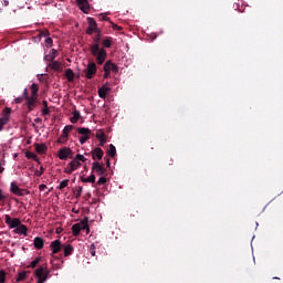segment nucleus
I'll use <instances>...</instances> for the list:
<instances>
[{
    "mask_svg": "<svg viewBox=\"0 0 283 283\" xmlns=\"http://www.w3.org/2000/svg\"><path fill=\"white\" fill-rule=\"evenodd\" d=\"M23 96H24L23 98H25V101H27L28 97H29V96H28V88L24 90Z\"/></svg>",
    "mask_w": 283,
    "mask_h": 283,
    "instance_id": "6e6d98bb",
    "label": "nucleus"
},
{
    "mask_svg": "<svg viewBox=\"0 0 283 283\" xmlns=\"http://www.w3.org/2000/svg\"><path fill=\"white\" fill-rule=\"evenodd\" d=\"M90 52L96 60L97 65H103L107 59V50L101 48V44L93 43L90 45Z\"/></svg>",
    "mask_w": 283,
    "mask_h": 283,
    "instance_id": "f257e3e1",
    "label": "nucleus"
},
{
    "mask_svg": "<svg viewBox=\"0 0 283 283\" xmlns=\"http://www.w3.org/2000/svg\"><path fill=\"white\" fill-rule=\"evenodd\" d=\"M35 176H38V177L43 176V167H41L40 170L35 171Z\"/></svg>",
    "mask_w": 283,
    "mask_h": 283,
    "instance_id": "09e8293b",
    "label": "nucleus"
},
{
    "mask_svg": "<svg viewBox=\"0 0 283 283\" xmlns=\"http://www.w3.org/2000/svg\"><path fill=\"white\" fill-rule=\"evenodd\" d=\"M112 67H114V63L112 61H106L104 64V72H112Z\"/></svg>",
    "mask_w": 283,
    "mask_h": 283,
    "instance_id": "c85d7f7f",
    "label": "nucleus"
},
{
    "mask_svg": "<svg viewBox=\"0 0 283 283\" xmlns=\"http://www.w3.org/2000/svg\"><path fill=\"white\" fill-rule=\"evenodd\" d=\"M112 88L107 87V84H105L103 87L98 88V96L99 98H107L108 92H111Z\"/></svg>",
    "mask_w": 283,
    "mask_h": 283,
    "instance_id": "aec40b11",
    "label": "nucleus"
},
{
    "mask_svg": "<svg viewBox=\"0 0 283 283\" xmlns=\"http://www.w3.org/2000/svg\"><path fill=\"white\" fill-rule=\"evenodd\" d=\"M82 182H91V184H94V182H96V176L91 175V176L87 177V178L82 177Z\"/></svg>",
    "mask_w": 283,
    "mask_h": 283,
    "instance_id": "c756f323",
    "label": "nucleus"
},
{
    "mask_svg": "<svg viewBox=\"0 0 283 283\" xmlns=\"http://www.w3.org/2000/svg\"><path fill=\"white\" fill-rule=\"evenodd\" d=\"M52 43H53L52 38H46L45 39V46L46 48H52Z\"/></svg>",
    "mask_w": 283,
    "mask_h": 283,
    "instance_id": "ea45409f",
    "label": "nucleus"
},
{
    "mask_svg": "<svg viewBox=\"0 0 283 283\" xmlns=\"http://www.w3.org/2000/svg\"><path fill=\"white\" fill-rule=\"evenodd\" d=\"M57 1L64 2V1H66V0H57Z\"/></svg>",
    "mask_w": 283,
    "mask_h": 283,
    "instance_id": "e2e57ef3",
    "label": "nucleus"
},
{
    "mask_svg": "<svg viewBox=\"0 0 283 283\" xmlns=\"http://www.w3.org/2000/svg\"><path fill=\"white\" fill-rule=\"evenodd\" d=\"M48 115H50V108L49 107H43L42 116H48Z\"/></svg>",
    "mask_w": 283,
    "mask_h": 283,
    "instance_id": "37998d69",
    "label": "nucleus"
},
{
    "mask_svg": "<svg viewBox=\"0 0 283 283\" xmlns=\"http://www.w3.org/2000/svg\"><path fill=\"white\" fill-rule=\"evenodd\" d=\"M3 3L6 6V8H8V6H10V1H8V0H4Z\"/></svg>",
    "mask_w": 283,
    "mask_h": 283,
    "instance_id": "bf43d9fd",
    "label": "nucleus"
},
{
    "mask_svg": "<svg viewBox=\"0 0 283 283\" xmlns=\"http://www.w3.org/2000/svg\"><path fill=\"white\" fill-rule=\"evenodd\" d=\"M40 191H45V189H48V186H45L44 184L39 186Z\"/></svg>",
    "mask_w": 283,
    "mask_h": 283,
    "instance_id": "3c124183",
    "label": "nucleus"
},
{
    "mask_svg": "<svg viewBox=\"0 0 283 283\" xmlns=\"http://www.w3.org/2000/svg\"><path fill=\"white\" fill-rule=\"evenodd\" d=\"M35 277H38L36 283H45L48 282V277H50V270L48 268L40 266L35 271Z\"/></svg>",
    "mask_w": 283,
    "mask_h": 283,
    "instance_id": "20e7f679",
    "label": "nucleus"
},
{
    "mask_svg": "<svg viewBox=\"0 0 283 283\" xmlns=\"http://www.w3.org/2000/svg\"><path fill=\"white\" fill-rule=\"evenodd\" d=\"M67 185H70V179H64L60 182L57 189H60V191H63V189H65V187H67Z\"/></svg>",
    "mask_w": 283,
    "mask_h": 283,
    "instance_id": "7c9ffc66",
    "label": "nucleus"
},
{
    "mask_svg": "<svg viewBox=\"0 0 283 283\" xmlns=\"http://www.w3.org/2000/svg\"><path fill=\"white\" fill-rule=\"evenodd\" d=\"M101 17H102V21H112L107 15H105V14H101Z\"/></svg>",
    "mask_w": 283,
    "mask_h": 283,
    "instance_id": "8fccbe9b",
    "label": "nucleus"
},
{
    "mask_svg": "<svg viewBox=\"0 0 283 283\" xmlns=\"http://www.w3.org/2000/svg\"><path fill=\"white\" fill-rule=\"evenodd\" d=\"M97 30V24H96V20H94L93 18H88V28L86 30V34H94V32H96Z\"/></svg>",
    "mask_w": 283,
    "mask_h": 283,
    "instance_id": "dca6fc26",
    "label": "nucleus"
},
{
    "mask_svg": "<svg viewBox=\"0 0 283 283\" xmlns=\"http://www.w3.org/2000/svg\"><path fill=\"white\" fill-rule=\"evenodd\" d=\"M10 114H12V108L6 107L3 109V115L0 118V132H2L4 125H8V123H10Z\"/></svg>",
    "mask_w": 283,
    "mask_h": 283,
    "instance_id": "6e6552de",
    "label": "nucleus"
},
{
    "mask_svg": "<svg viewBox=\"0 0 283 283\" xmlns=\"http://www.w3.org/2000/svg\"><path fill=\"white\" fill-rule=\"evenodd\" d=\"M96 138H97V140L102 139V138H107V135H105V132L98 130L96 134Z\"/></svg>",
    "mask_w": 283,
    "mask_h": 283,
    "instance_id": "f704fd0d",
    "label": "nucleus"
},
{
    "mask_svg": "<svg viewBox=\"0 0 283 283\" xmlns=\"http://www.w3.org/2000/svg\"><path fill=\"white\" fill-rule=\"evenodd\" d=\"M50 249L52 250L53 254L60 253L61 249H63V244L61 243V240H54L50 244Z\"/></svg>",
    "mask_w": 283,
    "mask_h": 283,
    "instance_id": "2eb2a0df",
    "label": "nucleus"
},
{
    "mask_svg": "<svg viewBox=\"0 0 283 283\" xmlns=\"http://www.w3.org/2000/svg\"><path fill=\"white\" fill-rule=\"evenodd\" d=\"M33 245L38 251H41V249L45 247V241L43 240V238L35 237L33 240Z\"/></svg>",
    "mask_w": 283,
    "mask_h": 283,
    "instance_id": "a211bd4d",
    "label": "nucleus"
},
{
    "mask_svg": "<svg viewBox=\"0 0 283 283\" xmlns=\"http://www.w3.org/2000/svg\"><path fill=\"white\" fill-rule=\"evenodd\" d=\"M96 72H98V66H96L94 61H90L86 69L83 70L85 78H87L88 81L96 76Z\"/></svg>",
    "mask_w": 283,
    "mask_h": 283,
    "instance_id": "7ed1b4c3",
    "label": "nucleus"
},
{
    "mask_svg": "<svg viewBox=\"0 0 283 283\" xmlns=\"http://www.w3.org/2000/svg\"><path fill=\"white\" fill-rule=\"evenodd\" d=\"M35 150L38 154H45V151H48V146L45 144H35Z\"/></svg>",
    "mask_w": 283,
    "mask_h": 283,
    "instance_id": "5701e85b",
    "label": "nucleus"
},
{
    "mask_svg": "<svg viewBox=\"0 0 283 283\" xmlns=\"http://www.w3.org/2000/svg\"><path fill=\"white\" fill-rule=\"evenodd\" d=\"M7 273L3 270H0V283H6Z\"/></svg>",
    "mask_w": 283,
    "mask_h": 283,
    "instance_id": "e433bc0d",
    "label": "nucleus"
},
{
    "mask_svg": "<svg viewBox=\"0 0 283 283\" xmlns=\"http://www.w3.org/2000/svg\"><path fill=\"white\" fill-rule=\"evenodd\" d=\"M107 184V178L101 177L97 181V185H106Z\"/></svg>",
    "mask_w": 283,
    "mask_h": 283,
    "instance_id": "79ce46f5",
    "label": "nucleus"
},
{
    "mask_svg": "<svg viewBox=\"0 0 283 283\" xmlns=\"http://www.w3.org/2000/svg\"><path fill=\"white\" fill-rule=\"evenodd\" d=\"M57 51L55 49L51 50V54H48L44 56L45 61H49L50 63L56 59Z\"/></svg>",
    "mask_w": 283,
    "mask_h": 283,
    "instance_id": "b1692460",
    "label": "nucleus"
},
{
    "mask_svg": "<svg viewBox=\"0 0 283 283\" xmlns=\"http://www.w3.org/2000/svg\"><path fill=\"white\" fill-rule=\"evenodd\" d=\"M61 232V230H56V233Z\"/></svg>",
    "mask_w": 283,
    "mask_h": 283,
    "instance_id": "0e129e2a",
    "label": "nucleus"
},
{
    "mask_svg": "<svg viewBox=\"0 0 283 283\" xmlns=\"http://www.w3.org/2000/svg\"><path fill=\"white\" fill-rule=\"evenodd\" d=\"M3 171H6V168H3V166H1V161H0V174H3Z\"/></svg>",
    "mask_w": 283,
    "mask_h": 283,
    "instance_id": "13d9d810",
    "label": "nucleus"
},
{
    "mask_svg": "<svg viewBox=\"0 0 283 283\" xmlns=\"http://www.w3.org/2000/svg\"><path fill=\"white\" fill-rule=\"evenodd\" d=\"M57 157L60 160H67V158H74V151H72V148L63 147L59 150Z\"/></svg>",
    "mask_w": 283,
    "mask_h": 283,
    "instance_id": "0eeeda50",
    "label": "nucleus"
},
{
    "mask_svg": "<svg viewBox=\"0 0 283 283\" xmlns=\"http://www.w3.org/2000/svg\"><path fill=\"white\" fill-rule=\"evenodd\" d=\"M49 67L51 70H54L55 72H61V70H63V64L59 61H52L50 64H49Z\"/></svg>",
    "mask_w": 283,
    "mask_h": 283,
    "instance_id": "412c9836",
    "label": "nucleus"
},
{
    "mask_svg": "<svg viewBox=\"0 0 283 283\" xmlns=\"http://www.w3.org/2000/svg\"><path fill=\"white\" fill-rule=\"evenodd\" d=\"M90 218L85 217L81 222L75 223L72 226L73 235L77 238V235H81V231H86V233H90Z\"/></svg>",
    "mask_w": 283,
    "mask_h": 283,
    "instance_id": "f03ea898",
    "label": "nucleus"
},
{
    "mask_svg": "<svg viewBox=\"0 0 283 283\" xmlns=\"http://www.w3.org/2000/svg\"><path fill=\"white\" fill-rule=\"evenodd\" d=\"M27 158H32L33 160H39V157L34 153H28Z\"/></svg>",
    "mask_w": 283,
    "mask_h": 283,
    "instance_id": "a19ab883",
    "label": "nucleus"
},
{
    "mask_svg": "<svg viewBox=\"0 0 283 283\" xmlns=\"http://www.w3.org/2000/svg\"><path fill=\"white\" fill-rule=\"evenodd\" d=\"M74 129L73 125H66L63 130L62 134L60 136V138L57 139V143L60 145H65V143H67V138L70 136V132H72Z\"/></svg>",
    "mask_w": 283,
    "mask_h": 283,
    "instance_id": "39448f33",
    "label": "nucleus"
},
{
    "mask_svg": "<svg viewBox=\"0 0 283 283\" xmlns=\"http://www.w3.org/2000/svg\"><path fill=\"white\" fill-rule=\"evenodd\" d=\"M22 101H24V97H17V98L14 99V103L19 104V103H21Z\"/></svg>",
    "mask_w": 283,
    "mask_h": 283,
    "instance_id": "864d4df0",
    "label": "nucleus"
},
{
    "mask_svg": "<svg viewBox=\"0 0 283 283\" xmlns=\"http://www.w3.org/2000/svg\"><path fill=\"white\" fill-rule=\"evenodd\" d=\"M81 119V112L74 111L73 116L70 118L71 123L76 124Z\"/></svg>",
    "mask_w": 283,
    "mask_h": 283,
    "instance_id": "393cba45",
    "label": "nucleus"
},
{
    "mask_svg": "<svg viewBox=\"0 0 283 283\" xmlns=\"http://www.w3.org/2000/svg\"><path fill=\"white\" fill-rule=\"evenodd\" d=\"M39 97L31 95V97H27V105L29 108V112H32L34 107H36V101Z\"/></svg>",
    "mask_w": 283,
    "mask_h": 283,
    "instance_id": "f3484780",
    "label": "nucleus"
},
{
    "mask_svg": "<svg viewBox=\"0 0 283 283\" xmlns=\"http://www.w3.org/2000/svg\"><path fill=\"white\" fill-rule=\"evenodd\" d=\"M27 276H28V272H25V271L19 272L17 282H23V280H25Z\"/></svg>",
    "mask_w": 283,
    "mask_h": 283,
    "instance_id": "2f4dec72",
    "label": "nucleus"
},
{
    "mask_svg": "<svg viewBox=\"0 0 283 283\" xmlns=\"http://www.w3.org/2000/svg\"><path fill=\"white\" fill-rule=\"evenodd\" d=\"M13 233H18V234H20V235L27 237V235H28V226L20 223V224L17 227V229L13 230Z\"/></svg>",
    "mask_w": 283,
    "mask_h": 283,
    "instance_id": "6ab92c4d",
    "label": "nucleus"
},
{
    "mask_svg": "<svg viewBox=\"0 0 283 283\" xmlns=\"http://www.w3.org/2000/svg\"><path fill=\"white\" fill-rule=\"evenodd\" d=\"M81 193H83V187H78V188L75 190V198H81Z\"/></svg>",
    "mask_w": 283,
    "mask_h": 283,
    "instance_id": "4c0bfd02",
    "label": "nucleus"
},
{
    "mask_svg": "<svg viewBox=\"0 0 283 283\" xmlns=\"http://www.w3.org/2000/svg\"><path fill=\"white\" fill-rule=\"evenodd\" d=\"M114 30H118L120 32V30H123V27H118V24H113Z\"/></svg>",
    "mask_w": 283,
    "mask_h": 283,
    "instance_id": "5fc2aeb1",
    "label": "nucleus"
},
{
    "mask_svg": "<svg viewBox=\"0 0 283 283\" xmlns=\"http://www.w3.org/2000/svg\"><path fill=\"white\" fill-rule=\"evenodd\" d=\"M6 199H7L6 195H3V190H1L0 188V202H4Z\"/></svg>",
    "mask_w": 283,
    "mask_h": 283,
    "instance_id": "a18cd8bd",
    "label": "nucleus"
},
{
    "mask_svg": "<svg viewBox=\"0 0 283 283\" xmlns=\"http://www.w3.org/2000/svg\"><path fill=\"white\" fill-rule=\"evenodd\" d=\"M65 76H66L69 83H72L74 81V71H72V69H67L65 71Z\"/></svg>",
    "mask_w": 283,
    "mask_h": 283,
    "instance_id": "a878e982",
    "label": "nucleus"
},
{
    "mask_svg": "<svg viewBox=\"0 0 283 283\" xmlns=\"http://www.w3.org/2000/svg\"><path fill=\"white\" fill-rule=\"evenodd\" d=\"M61 232V230H56V233Z\"/></svg>",
    "mask_w": 283,
    "mask_h": 283,
    "instance_id": "69168bd1",
    "label": "nucleus"
},
{
    "mask_svg": "<svg viewBox=\"0 0 283 283\" xmlns=\"http://www.w3.org/2000/svg\"><path fill=\"white\" fill-rule=\"evenodd\" d=\"M107 155L111 156V158H114L116 156V146H114V144H111L108 146Z\"/></svg>",
    "mask_w": 283,
    "mask_h": 283,
    "instance_id": "bb28decb",
    "label": "nucleus"
},
{
    "mask_svg": "<svg viewBox=\"0 0 283 283\" xmlns=\"http://www.w3.org/2000/svg\"><path fill=\"white\" fill-rule=\"evenodd\" d=\"M31 96L39 97V85H36L35 83L31 85Z\"/></svg>",
    "mask_w": 283,
    "mask_h": 283,
    "instance_id": "cd10ccee",
    "label": "nucleus"
},
{
    "mask_svg": "<svg viewBox=\"0 0 283 283\" xmlns=\"http://www.w3.org/2000/svg\"><path fill=\"white\" fill-rule=\"evenodd\" d=\"M112 74V72L109 71H104V78H109V75Z\"/></svg>",
    "mask_w": 283,
    "mask_h": 283,
    "instance_id": "603ef678",
    "label": "nucleus"
},
{
    "mask_svg": "<svg viewBox=\"0 0 283 283\" xmlns=\"http://www.w3.org/2000/svg\"><path fill=\"white\" fill-rule=\"evenodd\" d=\"M92 171L97 174V176H105V172L107 171V169H105V165L104 164L95 161L92 165Z\"/></svg>",
    "mask_w": 283,
    "mask_h": 283,
    "instance_id": "9b49d317",
    "label": "nucleus"
},
{
    "mask_svg": "<svg viewBox=\"0 0 283 283\" xmlns=\"http://www.w3.org/2000/svg\"><path fill=\"white\" fill-rule=\"evenodd\" d=\"M94 43H96L98 45V43H101V33L97 34L96 38H94Z\"/></svg>",
    "mask_w": 283,
    "mask_h": 283,
    "instance_id": "de8ad7c7",
    "label": "nucleus"
},
{
    "mask_svg": "<svg viewBox=\"0 0 283 283\" xmlns=\"http://www.w3.org/2000/svg\"><path fill=\"white\" fill-rule=\"evenodd\" d=\"M64 251V258H70L74 253V247L72 244L62 245Z\"/></svg>",
    "mask_w": 283,
    "mask_h": 283,
    "instance_id": "4be33fe9",
    "label": "nucleus"
},
{
    "mask_svg": "<svg viewBox=\"0 0 283 283\" xmlns=\"http://www.w3.org/2000/svg\"><path fill=\"white\" fill-rule=\"evenodd\" d=\"M75 160H77L78 163H86L87 161V158H85V156L81 155V154H77L75 156Z\"/></svg>",
    "mask_w": 283,
    "mask_h": 283,
    "instance_id": "72a5a7b5",
    "label": "nucleus"
},
{
    "mask_svg": "<svg viewBox=\"0 0 283 283\" xmlns=\"http://www.w3.org/2000/svg\"><path fill=\"white\" fill-rule=\"evenodd\" d=\"M34 123H43V119H41V117H36V118L34 119Z\"/></svg>",
    "mask_w": 283,
    "mask_h": 283,
    "instance_id": "4d7b16f0",
    "label": "nucleus"
},
{
    "mask_svg": "<svg viewBox=\"0 0 283 283\" xmlns=\"http://www.w3.org/2000/svg\"><path fill=\"white\" fill-rule=\"evenodd\" d=\"M98 140H99V147H104L105 143H107V137H104V138L98 139Z\"/></svg>",
    "mask_w": 283,
    "mask_h": 283,
    "instance_id": "c03bdc74",
    "label": "nucleus"
},
{
    "mask_svg": "<svg viewBox=\"0 0 283 283\" xmlns=\"http://www.w3.org/2000/svg\"><path fill=\"white\" fill-rule=\"evenodd\" d=\"M111 71L114 72L115 74H118V65L113 63Z\"/></svg>",
    "mask_w": 283,
    "mask_h": 283,
    "instance_id": "49530a36",
    "label": "nucleus"
},
{
    "mask_svg": "<svg viewBox=\"0 0 283 283\" xmlns=\"http://www.w3.org/2000/svg\"><path fill=\"white\" fill-rule=\"evenodd\" d=\"M33 127H36V124H33Z\"/></svg>",
    "mask_w": 283,
    "mask_h": 283,
    "instance_id": "338daca9",
    "label": "nucleus"
},
{
    "mask_svg": "<svg viewBox=\"0 0 283 283\" xmlns=\"http://www.w3.org/2000/svg\"><path fill=\"white\" fill-rule=\"evenodd\" d=\"M39 262H41V258H36L35 260H33L30 264V268L36 269V264H39Z\"/></svg>",
    "mask_w": 283,
    "mask_h": 283,
    "instance_id": "c9c22d12",
    "label": "nucleus"
},
{
    "mask_svg": "<svg viewBox=\"0 0 283 283\" xmlns=\"http://www.w3.org/2000/svg\"><path fill=\"white\" fill-rule=\"evenodd\" d=\"M105 160H106V165H107V167H109V165H111V163H109V158H105Z\"/></svg>",
    "mask_w": 283,
    "mask_h": 283,
    "instance_id": "680f3d73",
    "label": "nucleus"
},
{
    "mask_svg": "<svg viewBox=\"0 0 283 283\" xmlns=\"http://www.w3.org/2000/svg\"><path fill=\"white\" fill-rule=\"evenodd\" d=\"M91 156L93 157V160H103V156H105V153L101 147H96L91 151Z\"/></svg>",
    "mask_w": 283,
    "mask_h": 283,
    "instance_id": "4468645a",
    "label": "nucleus"
},
{
    "mask_svg": "<svg viewBox=\"0 0 283 283\" xmlns=\"http://www.w3.org/2000/svg\"><path fill=\"white\" fill-rule=\"evenodd\" d=\"M10 191L11 193H14V196H25V191L28 190L19 188L17 182H11Z\"/></svg>",
    "mask_w": 283,
    "mask_h": 283,
    "instance_id": "ddd939ff",
    "label": "nucleus"
},
{
    "mask_svg": "<svg viewBox=\"0 0 283 283\" xmlns=\"http://www.w3.org/2000/svg\"><path fill=\"white\" fill-rule=\"evenodd\" d=\"M77 134H81V145H85V143L90 140V136H92V130H90V128L80 127L77 128Z\"/></svg>",
    "mask_w": 283,
    "mask_h": 283,
    "instance_id": "423d86ee",
    "label": "nucleus"
},
{
    "mask_svg": "<svg viewBox=\"0 0 283 283\" xmlns=\"http://www.w3.org/2000/svg\"><path fill=\"white\" fill-rule=\"evenodd\" d=\"M4 222L9 226V229H17L21 224V219L19 218H10V214L4 216Z\"/></svg>",
    "mask_w": 283,
    "mask_h": 283,
    "instance_id": "9d476101",
    "label": "nucleus"
},
{
    "mask_svg": "<svg viewBox=\"0 0 283 283\" xmlns=\"http://www.w3.org/2000/svg\"><path fill=\"white\" fill-rule=\"evenodd\" d=\"M77 7L80 8V10H82V12H84V14H88L90 13V1L87 0H76Z\"/></svg>",
    "mask_w": 283,
    "mask_h": 283,
    "instance_id": "f8f14e48",
    "label": "nucleus"
},
{
    "mask_svg": "<svg viewBox=\"0 0 283 283\" xmlns=\"http://www.w3.org/2000/svg\"><path fill=\"white\" fill-rule=\"evenodd\" d=\"M42 104H43V107H48V101H43Z\"/></svg>",
    "mask_w": 283,
    "mask_h": 283,
    "instance_id": "052dcab7",
    "label": "nucleus"
},
{
    "mask_svg": "<svg viewBox=\"0 0 283 283\" xmlns=\"http://www.w3.org/2000/svg\"><path fill=\"white\" fill-rule=\"evenodd\" d=\"M81 161L78 159L74 158L71 163L67 164V166L64 169V174L71 175L73 171H76L78 167H81Z\"/></svg>",
    "mask_w": 283,
    "mask_h": 283,
    "instance_id": "1a4fd4ad",
    "label": "nucleus"
},
{
    "mask_svg": "<svg viewBox=\"0 0 283 283\" xmlns=\"http://www.w3.org/2000/svg\"><path fill=\"white\" fill-rule=\"evenodd\" d=\"M90 253H91V255H92L93 258H94V255H96V245L91 244Z\"/></svg>",
    "mask_w": 283,
    "mask_h": 283,
    "instance_id": "58836bf2",
    "label": "nucleus"
},
{
    "mask_svg": "<svg viewBox=\"0 0 283 283\" xmlns=\"http://www.w3.org/2000/svg\"><path fill=\"white\" fill-rule=\"evenodd\" d=\"M103 48H112V38H106L102 41Z\"/></svg>",
    "mask_w": 283,
    "mask_h": 283,
    "instance_id": "473e14b6",
    "label": "nucleus"
}]
</instances>
